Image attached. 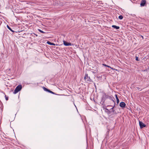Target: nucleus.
Instances as JSON below:
<instances>
[{"label": "nucleus", "instance_id": "4468645a", "mask_svg": "<svg viewBox=\"0 0 149 149\" xmlns=\"http://www.w3.org/2000/svg\"><path fill=\"white\" fill-rule=\"evenodd\" d=\"M38 30L39 31H40V32L43 33H45V32L41 30L38 29Z\"/></svg>", "mask_w": 149, "mask_h": 149}, {"label": "nucleus", "instance_id": "0eeeda50", "mask_svg": "<svg viewBox=\"0 0 149 149\" xmlns=\"http://www.w3.org/2000/svg\"><path fill=\"white\" fill-rule=\"evenodd\" d=\"M112 27H113V28H115L116 29H119L120 27L119 26H117L115 25H113L112 26Z\"/></svg>", "mask_w": 149, "mask_h": 149}, {"label": "nucleus", "instance_id": "20e7f679", "mask_svg": "<svg viewBox=\"0 0 149 149\" xmlns=\"http://www.w3.org/2000/svg\"><path fill=\"white\" fill-rule=\"evenodd\" d=\"M63 42L64 45L66 46H71V44L70 43L67 42L65 41H63Z\"/></svg>", "mask_w": 149, "mask_h": 149}, {"label": "nucleus", "instance_id": "6ab92c4d", "mask_svg": "<svg viewBox=\"0 0 149 149\" xmlns=\"http://www.w3.org/2000/svg\"><path fill=\"white\" fill-rule=\"evenodd\" d=\"M6 100H8V97H6Z\"/></svg>", "mask_w": 149, "mask_h": 149}, {"label": "nucleus", "instance_id": "6e6552de", "mask_svg": "<svg viewBox=\"0 0 149 149\" xmlns=\"http://www.w3.org/2000/svg\"><path fill=\"white\" fill-rule=\"evenodd\" d=\"M113 101L114 102V104L113 106H112L111 105H110V106H111V107H112L111 109L112 110V111H113V112H114V110H113V109L114 107H115V103L114 101L113 100Z\"/></svg>", "mask_w": 149, "mask_h": 149}, {"label": "nucleus", "instance_id": "9d476101", "mask_svg": "<svg viewBox=\"0 0 149 149\" xmlns=\"http://www.w3.org/2000/svg\"><path fill=\"white\" fill-rule=\"evenodd\" d=\"M7 28L9 30H10L11 31L13 32H14V31L8 25H7Z\"/></svg>", "mask_w": 149, "mask_h": 149}, {"label": "nucleus", "instance_id": "f03ea898", "mask_svg": "<svg viewBox=\"0 0 149 149\" xmlns=\"http://www.w3.org/2000/svg\"><path fill=\"white\" fill-rule=\"evenodd\" d=\"M84 79L87 82H90L91 79L90 77L88 76V75L87 74H86L85 77H84Z\"/></svg>", "mask_w": 149, "mask_h": 149}, {"label": "nucleus", "instance_id": "7ed1b4c3", "mask_svg": "<svg viewBox=\"0 0 149 149\" xmlns=\"http://www.w3.org/2000/svg\"><path fill=\"white\" fill-rule=\"evenodd\" d=\"M139 125L141 128H142L143 127H145L146 126L143 123L140 121H139Z\"/></svg>", "mask_w": 149, "mask_h": 149}, {"label": "nucleus", "instance_id": "423d86ee", "mask_svg": "<svg viewBox=\"0 0 149 149\" xmlns=\"http://www.w3.org/2000/svg\"><path fill=\"white\" fill-rule=\"evenodd\" d=\"M125 106V104L124 102H121L120 103V106L122 107H124Z\"/></svg>", "mask_w": 149, "mask_h": 149}, {"label": "nucleus", "instance_id": "f257e3e1", "mask_svg": "<svg viewBox=\"0 0 149 149\" xmlns=\"http://www.w3.org/2000/svg\"><path fill=\"white\" fill-rule=\"evenodd\" d=\"M22 88V86L20 85H19L15 88L14 91L13 92V93L14 94L17 93Z\"/></svg>", "mask_w": 149, "mask_h": 149}, {"label": "nucleus", "instance_id": "f8f14e48", "mask_svg": "<svg viewBox=\"0 0 149 149\" xmlns=\"http://www.w3.org/2000/svg\"><path fill=\"white\" fill-rule=\"evenodd\" d=\"M118 18L120 19H122L123 18V17L122 15H120L118 17Z\"/></svg>", "mask_w": 149, "mask_h": 149}, {"label": "nucleus", "instance_id": "dca6fc26", "mask_svg": "<svg viewBox=\"0 0 149 149\" xmlns=\"http://www.w3.org/2000/svg\"><path fill=\"white\" fill-rule=\"evenodd\" d=\"M116 101H117V104H118L119 102V99L118 98L116 99Z\"/></svg>", "mask_w": 149, "mask_h": 149}, {"label": "nucleus", "instance_id": "1a4fd4ad", "mask_svg": "<svg viewBox=\"0 0 149 149\" xmlns=\"http://www.w3.org/2000/svg\"><path fill=\"white\" fill-rule=\"evenodd\" d=\"M47 43L49 45H55V44L54 43L51 42H49V41H47Z\"/></svg>", "mask_w": 149, "mask_h": 149}, {"label": "nucleus", "instance_id": "ddd939ff", "mask_svg": "<svg viewBox=\"0 0 149 149\" xmlns=\"http://www.w3.org/2000/svg\"><path fill=\"white\" fill-rule=\"evenodd\" d=\"M43 89H44V90L45 91H49V90H48V89H47V88H46L44 87H43Z\"/></svg>", "mask_w": 149, "mask_h": 149}, {"label": "nucleus", "instance_id": "f3484780", "mask_svg": "<svg viewBox=\"0 0 149 149\" xmlns=\"http://www.w3.org/2000/svg\"><path fill=\"white\" fill-rule=\"evenodd\" d=\"M48 92H49L50 93H52V94H54V93L52 91L49 90V91H48Z\"/></svg>", "mask_w": 149, "mask_h": 149}, {"label": "nucleus", "instance_id": "a211bd4d", "mask_svg": "<svg viewBox=\"0 0 149 149\" xmlns=\"http://www.w3.org/2000/svg\"><path fill=\"white\" fill-rule=\"evenodd\" d=\"M115 97H116V99L118 98V96H117V95L116 94V95H115Z\"/></svg>", "mask_w": 149, "mask_h": 149}, {"label": "nucleus", "instance_id": "9b49d317", "mask_svg": "<svg viewBox=\"0 0 149 149\" xmlns=\"http://www.w3.org/2000/svg\"><path fill=\"white\" fill-rule=\"evenodd\" d=\"M102 65H103V66H106V67H108L112 69V68H111L110 66L107 65H106L105 64H103Z\"/></svg>", "mask_w": 149, "mask_h": 149}, {"label": "nucleus", "instance_id": "39448f33", "mask_svg": "<svg viewBox=\"0 0 149 149\" xmlns=\"http://www.w3.org/2000/svg\"><path fill=\"white\" fill-rule=\"evenodd\" d=\"M146 2V0H142L141 1L140 5L141 6H144Z\"/></svg>", "mask_w": 149, "mask_h": 149}, {"label": "nucleus", "instance_id": "2eb2a0df", "mask_svg": "<svg viewBox=\"0 0 149 149\" xmlns=\"http://www.w3.org/2000/svg\"><path fill=\"white\" fill-rule=\"evenodd\" d=\"M135 59L137 61H139V59H138V57L137 56H136L135 57Z\"/></svg>", "mask_w": 149, "mask_h": 149}]
</instances>
